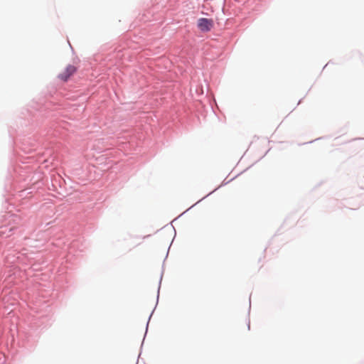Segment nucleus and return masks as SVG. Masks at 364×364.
<instances>
[{"mask_svg":"<svg viewBox=\"0 0 364 364\" xmlns=\"http://www.w3.org/2000/svg\"><path fill=\"white\" fill-rule=\"evenodd\" d=\"M76 68L73 65H68L59 75L58 78L63 81H67L69 77L76 72Z\"/></svg>","mask_w":364,"mask_h":364,"instance_id":"2","label":"nucleus"},{"mask_svg":"<svg viewBox=\"0 0 364 364\" xmlns=\"http://www.w3.org/2000/svg\"><path fill=\"white\" fill-rule=\"evenodd\" d=\"M213 25V20L210 18H200L198 20V27L203 32L210 31Z\"/></svg>","mask_w":364,"mask_h":364,"instance_id":"1","label":"nucleus"}]
</instances>
